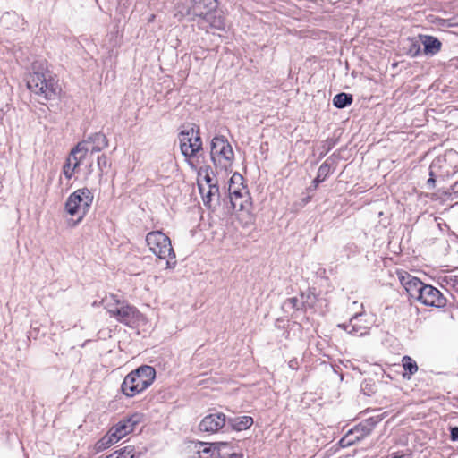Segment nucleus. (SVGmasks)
<instances>
[{
    "label": "nucleus",
    "instance_id": "nucleus-5",
    "mask_svg": "<svg viewBox=\"0 0 458 458\" xmlns=\"http://www.w3.org/2000/svg\"><path fill=\"white\" fill-rule=\"evenodd\" d=\"M217 0H193L192 9L188 8L182 13L192 14L193 17H199L213 29L225 30V18L221 12L217 10Z\"/></svg>",
    "mask_w": 458,
    "mask_h": 458
},
{
    "label": "nucleus",
    "instance_id": "nucleus-18",
    "mask_svg": "<svg viewBox=\"0 0 458 458\" xmlns=\"http://www.w3.org/2000/svg\"><path fill=\"white\" fill-rule=\"evenodd\" d=\"M213 454L216 458H241L234 450V447L226 442L214 443Z\"/></svg>",
    "mask_w": 458,
    "mask_h": 458
},
{
    "label": "nucleus",
    "instance_id": "nucleus-31",
    "mask_svg": "<svg viewBox=\"0 0 458 458\" xmlns=\"http://www.w3.org/2000/svg\"><path fill=\"white\" fill-rule=\"evenodd\" d=\"M349 435H346L344 437L341 439V443L343 445H352L355 441H359L360 439V437H356L355 440L349 439Z\"/></svg>",
    "mask_w": 458,
    "mask_h": 458
},
{
    "label": "nucleus",
    "instance_id": "nucleus-10",
    "mask_svg": "<svg viewBox=\"0 0 458 458\" xmlns=\"http://www.w3.org/2000/svg\"><path fill=\"white\" fill-rule=\"evenodd\" d=\"M86 143H78L70 152L63 167V174L67 179H71L77 172L81 162L85 158L88 149L85 148Z\"/></svg>",
    "mask_w": 458,
    "mask_h": 458
},
{
    "label": "nucleus",
    "instance_id": "nucleus-2",
    "mask_svg": "<svg viewBox=\"0 0 458 458\" xmlns=\"http://www.w3.org/2000/svg\"><path fill=\"white\" fill-rule=\"evenodd\" d=\"M27 86L30 90L45 99L55 98L61 91L57 80L43 63L33 64Z\"/></svg>",
    "mask_w": 458,
    "mask_h": 458
},
{
    "label": "nucleus",
    "instance_id": "nucleus-4",
    "mask_svg": "<svg viewBox=\"0 0 458 458\" xmlns=\"http://www.w3.org/2000/svg\"><path fill=\"white\" fill-rule=\"evenodd\" d=\"M210 157L217 174L227 175L232 172L234 152L225 136L217 135L211 140Z\"/></svg>",
    "mask_w": 458,
    "mask_h": 458
},
{
    "label": "nucleus",
    "instance_id": "nucleus-9",
    "mask_svg": "<svg viewBox=\"0 0 458 458\" xmlns=\"http://www.w3.org/2000/svg\"><path fill=\"white\" fill-rule=\"evenodd\" d=\"M244 179L239 173H233L228 183V194L233 209H242L248 200V190Z\"/></svg>",
    "mask_w": 458,
    "mask_h": 458
},
{
    "label": "nucleus",
    "instance_id": "nucleus-3",
    "mask_svg": "<svg viewBox=\"0 0 458 458\" xmlns=\"http://www.w3.org/2000/svg\"><path fill=\"white\" fill-rule=\"evenodd\" d=\"M156 378V370L153 367L143 365L130 372L123 379L122 392L128 397H133L148 387Z\"/></svg>",
    "mask_w": 458,
    "mask_h": 458
},
{
    "label": "nucleus",
    "instance_id": "nucleus-6",
    "mask_svg": "<svg viewBox=\"0 0 458 458\" xmlns=\"http://www.w3.org/2000/svg\"><path fill=\"white\" fill-rule=\"evenodd\" d=\"M146 242L149 250L160 259L166 260V268L173 269L176 266L175 253L170 238L160 231H153L147 234Z\"/></svg>",
    "mask_w": 458,
    "mask_h": 458
},
{
    "label": "nucleus",
    "instance_id": "nucleus-15",
    "mask_svg": "<svg viewBox=\"0 0 458 458\" xmlns=\"http://www.w3.org/2000/svg\"><path fill=\"white\" fill-rule=\"evenodd\" d=\"M226 417L222 412L212 413L205 416L199 428L202 432L216 433L225 425Z\"/></svg>",
    "mask_w": 458,
    "mask_h": 458
},
{
    "label": "nucleus",
    "instance_id": "nucleus-24",
    "mask_svg": "<svg viewBox=\"0 0 458 458\" xmlns=\"http://www.w3.org/2000/svg\"><path fill=\"white\" fill-rule=\"evenodd\" d=\"M329 173H330L329 165L327 163L322 164L318 168L317 177L313 181V183L315 184V186H318L320 182H324Z\"/></svg>",
    "mask_w": 458,
    "mask_h": 458
},
{
    "label": "nucleus",
    "instance_id": "nucleus-11",
    "mask_svg": "<svg viewBox=\"0 0 458 458\" xmlns=\"http://www.w3.org/2000/svg\"><path fill=\"white\" fill-rule=\"evenodd\" d=\"M199 190L206 207L211 208L219 201V188L217 182L207 174L204 182H199Z\"/></svg>",
    "mask_w": 458,
    "mask_h": 458
},
{
    "label": "nucleus",
    "instance_id": "nucleus-13",
    "mask_svg": "<svg viewBox=\"0 0 458 458\" xmlns=\"http://www.w3.org/2000/svg\"><path fill=\"white\" fill-rule=\"evenodd\" d=\"M366 314L359 313L352 316L348 324H339L338 327L343 328L348 334L363 336L366 335L370 328V323L366 319Z\"/></svg>",
    "mask_w": 458,
    "mask_h": 458
},
{
    "label": "nucleus",
    "instance_id": "nucleus-26",
    "mask_svg": "<svg viewBox=\"0 0 458 458\" xmlns=\"http://www.w3.org/2000/svg\"><path fill=\"white\" fill-rule=\"evenodd\" d=\"M200 445L202 449L198 451L199 458H216V454H213L214 444H201Z\"/></svg>",
    "mask_w": 458,
    "mask_h": 458
},
{
    "label": "nucleus",
    "instance_id": "nucleus-29",
    "mask_svg": "<svg viewBox=\"0 0 458 458\" xmlns=\"http://www.w3.org/2000/svg\"><path fill=\"white\" fill-rule=\"evenodd\" d=\"M420 53V44L419 41H411L410 42V47L408 49V54L415 57Z\"/></svg>",
    "mask_w": 458,
    "mask_h": 458
},
{
    "label": "nucleus",
    "instance_id": "nucleus-28",
    "mask_svg": "<svg viewBox=\"0 0 458 458\" xmlns=\"http://www.w3.org/2000/svg\"><path fill=\"white\" fill-rule=\"evenodd\" d=\"M192 3H193V0H191L190 3H183V4H177V6H176L177 13H176L175 16L179 15L180 18L191 16V14H184L182 12H185L188 8L192 9Z\"/></svg>",
    "mask_w": 458,
    "mask_h": 458
},
{
    "label": "nucleus",
    "instance_id": "nucleus-20",
    "mask_svg": "<svg viewBox=\"0 0 458 458\" xmlns=\"http://www.w3.org/2000/svg\"><path fill=\"white\" fill-rule=\"evenodd\" d=\"M117 443L111 433L108 431L102 438H100L92 447V453L97 454L104 450L109 448Z\"/></svg>",
    "mask_w": 458,
    "mask_h": 458
},
{
    "label": "nucleus",
    "instance_id": "nucleus-23",
    "mask_svg": "<svg viewBox=\"0 0 458 458\" xmlns=\"http://www.w3.org/2000/svg\"><path fill=\"white\" fill-rule=\"evenodd\" d=\"M402 364L404 370L409 373V377L418 371L417 363L410 356L403 357Z\"/></svg>",
    "mask_w": 458,
    "mask_h": 458
},
{
    "label": "nucleus",
    "instance_id": "nucleus-35",
    "mask_svg": "<svg viewBox=\"0 0 458 458\" xmlns=\"http://www.w3.org/2000/svg\"><path fill=\"white\" fill-rule=\"evenodd\" d=\"M289 301L293 303V307H294V306L296 305V303H297V299H296V298H291Z\"/></svg>",
    "mask_w": 458,
    "mask_h": 458
},
{
    "label": "nucleus",
    "instance_id": "nucleus-36",
    "mask_svg": "<svg viewBox=\"0 0 458 458\" xmlns=\"http://www.w3.org/2000/svg\"><path fill=\"white\" fill-rule=\"evenodd\" d=\"M393 458H400V457H399V456H397V455H394Z\"/></svg>",
    "mask_w": 458,
    "mask_h": 458
},
{
    "label": "nucleus",
    "instance_id": "nucleus-34",
    "mask_svg": "<svg viewBox=\"0 0 458 458\" xmlns=\"http://www.w3.org/2000/svg\"><path fill=\"white\" fill-rule=\"evenodd\" d=\"M431 177L428 180V184L434 185L435 184V179L432 177V173H430Z\"/></svg>",
    "mask_w": 458,
    "mask_h": 458
},
{
    "label": "nucleus",
    "instance_id": "nucleus-33",
    "mask_svg": "<svg viewBox=\"0 0 458 458\" xmlns=\"http://www.w3.org/2000/svg\"><path fill=\"white\" fill-rule=\"evenodd\" d=\"M297 360H292L290 362H289V366L290 368L292 369H296L297 368V362H296Z\"/></svg>",
    "mask_w": 458,
    "mask_h": 458
},
{
    "label": "nucleus",
    "instance_id": "nucleus-7",
    "mask_svg": "<svg viewBox=\"0 0 458 458\" xmlns=\"http://www.w3.org/2000/svg\"><path fill=\"white\" fill-rule=\"evenodd\" d=\"M93 199L94 195L88 188L78 189L68 197L64 208L71 216L76 217L72 225H77L87 215Z\"/></svg>",
    "mask_w": 458,
    "mask_h": 458
},
{
    "label": "nucleus",
    "instance_id": "nucleus-25",
    "mask_svg": "<svg viewBox=\"0 0 458 458\" xmlns=\"http://www.w3.org/2000/svg\"><path fill=\"white\" fill-rule=\"evenodd\" d=\"M135 451L131 445L125 446L114 454L108 456L107 458H134Z\"/></svg>",
    "mask_w": 458,
    "mask_h": 458
},
{
    "label": "nucleus",
    "instance_id": "nucleus-12",
    "mask_svg": "<svg viewBox=\"0 0 458 458\" xmlns=\"http://www.w3.org/2000/svg\"><path fill=\"white\" fill-rule=\"evenodd\" d=\"M140 421V413H134L118 421L117 424L109 429V432L111 433V436H113L118 442L123 437L132 432L135 429L136 425H138Z\"/></svg>",
    "mask_w": 458,
    "mask_h": 458
},
{
    "label": "nucleus",
    "instance_id": "nucleus-30",
    "mask_svg": "<svg viewBox=\"0 0 458 458\" xmlns=\"http://www.w3.org/2000/svg\"><path fill=\"white\" fill-rule=\"evenodd\" d=\"M97 163L100 171H103L108 165L107 157L105 155H101L98 157Z\"/></svg>",
    "mask_w": 458,
    "mask_h": 458
},
{
    "label": "nucleus",
    "instance_id": "nucleus-8",
    "mask_svg": "<svg viewBox=\"0 0 458 458\" xmlns=\"http://www.w3.org/2000/svg\"><path fill=\"white\" fill-rule=\"evenodd\" d=\"M180 148L182 155L187 157H194L202 149V140L199 129L194 125L185 128L179 135Z\"/></svg>",
    "mask_w": 458,
    "mask_h": 458
},
{
    "label": "nucleus",
    "instance_id": "nucleus-16",
    "mask_svg": "<svg viewBox=\"0 0 458 458\" xmlns=\"http://www.w3.org/2000/svg\"><path fill=\"white\" fill-rule=\"evenodd\" d=\"M402 284L405 288L407 293L411 299L417 300L420 298V293L425 287V284L422 283L417 277L411 276L410 275L402 276L401 278Z\"/></svg>",
    "mask_w": 458,
    "mask_h": 458
},
{
    "label": "nucleus",
    "instance_id": "nucleus-1",
    "mask_svg": "<svg viewBox=\"0 0 458 458\" xmlns=\"http://www.w3.org/2000/svg\"><path fill=\"white\" fill-rule=\"evenodd\" d=\"M102 304L111 318L119 323L134 328L145 321L144 316L133 305L117 295L110 293L102 299Z\"/></svg>",
    "mask_w": 458,
    "mask_h": 458
},
{
    "label": "nucleus",
    "instance_id": "nucleus-19",
    "mask_svg": "<svg viewBox=\"0 0 458 458\" xmlns=\"http://www.w3.org/2000/svg\"><path fill=\"white\" fill-rule=\"evenodd\" d=\"M422 43L424 45V52L427 55H434L441 48V42L432 36H424Z\"/></svg>",
    "mask_w": 458,
    "mask_h": 458
},
{
    "label": "nucleus",
    "instance_id": "nucleus-14",
    "mask_svg": "<svg viewBox=\"0 0 458 458\" xmlns=\"http://www.w3.org/2000/svg\"><path fill=\"white\" fill-rule=\"evenodd\" d=\"M423 305L443 308L446 305V299L441 292L432 285L426 284L418 299Z\"/></svg>",
    "mask_w": 458,
    "mask_h": 458
},
{
    "label": "nucleus",
    "instance_id": "nucleus-27",
    "mask_svg": "<svg viewBox=\"0 0 458 458\" xmlns=\"http://www.w3.org/2000/svg\"><path fill=\"white\" fill-rule=\"evenodd\" d=\"M438 25L445 28L458 27V16H454L449 19H438Z\"/></svg>",
    "mask_w": 458,
    "mask_h": 458
},
{
    "label": "nucleus",
    "instance_id": "nucleus-21",
    "mask_svg": "<svg viewBox=\"0 0 458 458\" xmlns=\"http://www.w3.org/2000/svg\"><path fill=\"white\" fill-rule=\"evenodd\" d=\"M232 428L237 431L248 429L253 424V419L250 416H242L229 420Z\"/></svg>",
    "mask_w": 458,
    "mask_h": 458
},
{
    "label": "nucleus",
    "instance_id": "nucleus-22",
    "mask_svg": "<svg viewBox=\"0 0 458 458\" xmlns=\"http://www.w3.org/2000/svg\"><path fill=\"white\" fill-rule=\"evenodd\" d=\"M352 103V96L347 93L336 94L333 98V104L337 108H344Z\"/></svg>",
    "mask_w": 458,
    "mask_h": 458
},
{
    "label": "nucleus",
    "instance_id": "nucleus-32",
    "mask_svg": "<svg viewBox=\"0 0 458 458\" xmlns=\"http://www.w3.org/2000/svg\"><path fill=\"white\" fill-rule=\"evenodd\" d=\"M451 438L454 441H458V427L451 428Z\"/></svg>",
    "mask_w": 458,
    "mask_h": 458
},
{
    "label": "nucleus",
    "instance_id": "nucleus-17",
    "mask_svg": "<svg viewBox=\"0 0 458 458\" xmlns=\"http://www.w3.org/2000/svg\"><path fill=\"white\" fill-rule=\"evenodd\" d=\"M81 143H86L85 148L88 149V152L90 151L91 153L99 152L108 146L106 135L101 132L89 136L87 140Z\"/></svg>",
    "mask_w": 458,
    "mask_h": 458
}]
</instances>
